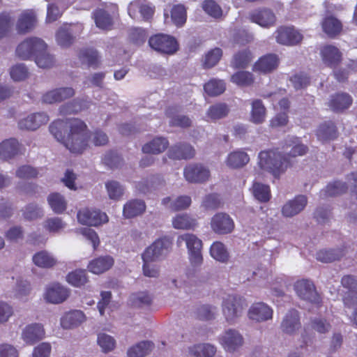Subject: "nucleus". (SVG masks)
<instances>
[{
    "label": "nucleus",
    "mask_w": 357,
    "mask_h": 357,
    "mask_svg": "<svg viewBox=\"0 0 357 357\" xmlns=\"http://www.w3.org/2000/svg\"><path fill=\"white\" fill-rule=\"evenodd\" d=\"M105 188L111 199L118 200L124 193V188L118 181H109L105 183Z\"/></svg>",
    "instance_id": "nucleus-57"
},
{
    "label": "nucleus",
    "mask_w": 357,
    "mask_h": 357,
    "mask_svg": "<svg viewBox=\"0 0 357 357\" xmlns=\"http://www.w3.org/2000/svg\"><path fill=\"white\" fill-rule=\"evenodd\" d=\"M248 317L255 322L266 321L272 319L273 310L264 303H255L250 307Z\"/></svg>",
    "instance_id": "nucleus-20"
},
{
    "label": "nucleus",
    "mask_w": 357,
    "mask_h": 357,
    "mask_svg": "<svg viewBox=\"0 0 357 357\" xmlns=\"http://www.w3.org/2000/svg\"><path fill=\"white\" fill-rule=\"evenodd\" d=\"M342 256L341 252L335 250H320L317 253V260L324 263L332 262L340 259Z\"/></svg>",
    "instance_id": "nucleus-62"
},
{
    "label": "nucleus",
    "mask_w": 357,
    "mask_h": 357,
    "mask_svg": "<svg viewBox=\"0 0 357 357\" xmlns=\"http://www.w3.org/2000/svg\"><path fill=\"white\" fill-rule=\"evenodd\" d=\"M301 326L299 314L295 310H290L286 314L281 324L282 331L289 335L294 334Z\"/></svg>",
    "instance_id": "nucleus-26"
},
{
    "label": "nucleus",
    "mask_w": 357,
    "mask_h": 357,
    "mask_svg": "<svg viewBox=\"0 0 357 357\" xmlns=\"http://www.w3.org/2000/svg\"><path fill=\"white\" fill-rule=\"evenodd\" d=\"M171 18L176 26L181 27L183 26L187 20L185 7L181 4L174 6L171 10Z\"/></svg>",
    "instance_id": "nucleus-48"
},
{
    "label": "nucleus",
    "mask_w": 357,
    "mask_h": 357,
    "mask_svg": "<svg viewBox=\"0 0 357 357\" xmlns=\"http://www.w3.org/2000/svg\"><path fill=\"white\" fill-rule=\"evenodd\" d=\"M45 49H47V47ZM35 62L40 68H49L54 65L55 60L53 56L50 54L46 50H45L38 52L35 57Z\"/></svg>",
    "instance_id": "nucleus-59"
},
{
    "label": "nucleus",
    "mask_w": 357,
    "mask_h": 357,
    "mask_svg": "<svg viewBox=\"0 0 357 357\" xmlns=\"http://www.w3.org/2000/svg\"><path fill=\"white\" fill-rule=\"evenodd\" d=\"M169 146L168 140L162 137H157L144 144L142 151L144 153L160 154L164 152Z\"/></svg>",
    "instance_id": "nucleus-31"
},
{
    "label": "nucleus",
    "mask_w": 357,
    "mask_h": 357,
    "mask_svg": "<svg viewBox=\"0 0 357 357\" xmlns=\"http://www.w3.org/2000/svg\"><path fill=\"white\" fill-rule=\"evenodd\" d=\"M114 262V259L111 256H102L91 261L88 269L94 274H100L110 269Z\"/></svg>",
    "instance_id": "nucleus-29"
},
{
    "label": "nucleus",
    "mask_w": 357,
    "mask_h": 357,
    "mask_svg": "<svg viewBox=\"0 0 357 357\" xmlns=\"http://www.w3.org/2000/svg\"><path fill=\"white\" fill-rule=\"evenodd\" d=\"M49 121V116L44 112L33 113L21 119L18 126L22 130H36Z\"/></svg>",
    "instance_id": "nucleus-21"
},
{
    "label": "nucleus",
    "mask_w": 357,
    "mask_h": 357,
    "mask_svg": "<svg viewBox=\"0 0 357 357\" xmlns=\"http://www.w3.org/2000/svg\"><path fill=\"white\" fill-rule=\"evenodd\" d=\"M146 210V204L141 199H132L127 202L123 209V214L126 218H132L140 215Z\"/></svg>",
    "instance_id": "nucleus-30"
},
{
    "label": "nucleus",
    "mask_w": 357,
    "mask_h": 357,
    "mask_svg": "<svg viewBox=\"0 0 357 357\" xmlns=\"http://www.w3.org/2000/svg\"><path fill=\"white\" fill-rule=\"evenodd\" d=\"M280 59L277 54H267L261 56L254 64L252 70L255 72L269 73L279 66Z\"/></svg>",
    "instance_id": "nucleus-24"
},
{
    "label": "nucleus",
    "mask_w": 357,
    "mask_h": 357,
    "mask_svg": "<svg viewBox=\"0 0 357 357\" xmlns=\"http://www.w3.org/2000/svg\"><path fill=\"white\" fill-rule=\"evenodd\" d=\"M341 284L347 289L345 296L342 297L344 304L347 307H353L357 305V278L346 275L342 278Z\"/></svg>",
    "instance_id": "nucleus-17"
},
{
    "label": "nucleus",
    "mask_w": 357,
    "mask_h": 357,
    "mask_svg": "<svg viewBox=\"0 0 357 357\" xmlns=\"http://www.w3.org/2000/svg\"><path fill=\"white\" fill-rule=\"evenodd\" d=\"M231 82L238 86H247L254 82L253 75L248 71H238L231 75Z\"/></svg>",
    "instance_id": "nucleus-51"
},
{
    "label": "nucleus",
    "mask_w": 357,
    "mask_h": 357,
    "mask_svg": "<svg viewBox=\"0 0 357 357\" xmlns=\"http://www.w3.org/2000/svg\"><path fill=\"white\" fill-rule=\"evenodd\" d=\"M277 42L285 45H294L303 40V35L294 27L281 26L275 32Z\"/></svg>",
    "instance_id": "nucleus-14"
},
{
    "label": "nucleus",
    "mask_w": 357,
    "mask_h": 357,
    "mask_svg": "<svg viewBox=\"0 0 357 357\" xmlns=\"http://www.w3.org/2000/svg\"><path fill=\"white\" fill-rule=\"evenodd\" d=\"M226 89L223 80L213 79L204 85L205 92L211 96H218L222 93Z\"/></svg>",
    "instance_id": "nucleus-50"
},
{
    "label": "nucleus",
    "mask_w": 357,
    "mask_h": 357,
    "mask_svg": "<svg viewBox=\"0 0 357 357\" xmlns=\"http://www.w3.org/2000/svg\"><path fill=\"white\" fill-rule=\"evenodd\" d=\"M252 54L248 50L238 52L234 56L232 66L236 68H245L252 61Z\"/></svg>",
    "instance_id": "nucleus-55"
},
{
    "label": "nucleus",
    "mask_w": 357,
    "mask_h": 357,
    "mask_svg": "<svg viewBox=\"0 0 357 357\" xmlns=\"http://www.w3.org/2000/svg\"><path fill=\"white\" fill-rule=\"evenodd\" d=\"M97 342L104 353L110 352L116 347L115 339L110 335L103 332L98 334Z\"/></svg>",
    "instance_id": "nucleus-49"
},
{
    "label": "nucleus",
    "mask_w": 357,
    "mask_h": 357,
    "mask_svg": "<svg viewBox=\"0 0 357 357\" xmlns=\"http://www.w3.org/2000/svg\"><path fill=\"white\" fill-rule=\"evenodd\" d=\"M154 13V8L144 0L131 2L128 6V14L132 19H149Z\"/></svg>",
    "instance_id": "nucleus-19"
},
{
    "label": "nucleus",
    "mask_w": 357,
    "mask_h": 357,
    "mask_svg": "<svg viewBox=\"0 0 357 357\" xmlns=\"http://www.w3.org/2000/svg\"><path fill=\"white\" fill-rule=\"evenodd\" d=\"M36 24V15L34 10H26L20 14L16 27L20 33H26L31 31Z\"/></svg>",
    "instance_id": "nucleus-28"
},
{
    "label": "nucleus",
    "mask_w": 357,
    "mask_h": 357,
    "mask_svg": "<svg viewBox=\"0 0 357 357\" xmlns=\"http://www.w3.org/2000/svg\"><path fill=\"white\" fill-rule=\"evenodd\" d=\"M150 47L160 53L172 54L178 50V44L174 38L165 34H157L150 38Z\"/></svg>",
    "instance_id": "nucleus-7"
},
{
    "label": "nucleus",
    "mask_w": 357,
    "mask_h": 357,
    "mask_svg": "<svg viewBox=\"0 0 357 357\" xmlns=\"http://www.w3.org/2000/svg\"><path fill=\"white\" fill-rule=\"evenodd\" d=\"M182 242L185 243L191 264L195 266L201 265L203 261L202 240L193 234L186 233L180 235L177 238L178 244Z\"/></svg>",
    "instance_id": "nucleus-4"
},
{
    "label": "nucleus",
    "mask_w": 357,
    "mask_h": 357,
    "mask_svg": "<svg viewBox=\"0 0 357 357\" xmlns=\"http://www.w3.org/2000/svg\"><path fill=\"white\" fill-rule=\"evenodd\" d=\"M195 155V150L189 144H176L168 151V155L172 159H188Z\"/></svg>",
    "instance_id": "nucleus-33"
},
{
    "label": "nucleus",
    "mask_w": 357,
    "mask_h": 357,
    "mask_svg": "<svg viewBox=\"0 0 357 357\" xmlns=\"http://www.w3.org/2000/svg\"><path fill=\"white\" fill-rule=\"evenodd\" d=\"M172 226L176 229H193L197 225L195 218L187 213L176 214L172 220Z\"/></svg>",
    "instance_id": "nucleus-34"
},
{
    "label": "nucleus",
    "mask_w": 357,
    "mask_h": 357,
    "mask_svg": "<svg viewBox=\"0 0 357 357\" xmlns=\"http://www.w3.org/2000/svg\"><path fill=\"white\" fill-rule=\"evenodd\" d=\"M252 192L255 198L260 202H267L271 197L269 185L259 182L253 183Z\"/></svg>",
    "instance_id": "nucleus-43"
},
{
    "label": "nucleus",
    "mask_w": 357,
    "mask_h": 357,
    "mask_svg": "<svg viewBox=\"0 0 357 357\" xmlns=\"http://www.w3.org/2000/svg\"><path fill=\"white\" fill-rule=\"evenodd\" d=\"M183 176L189 183H202L209 179L211 174L207 167L195 163L190 164L184 168Z\"/></svg>",
    "instance_id": "nucleus-12"
},
{
    "label": "nucleus",
    "mask_w": 357,
    "mask_h": 357,
    "mask_svg": "<svg viewBox=\"0 0 357 357\" xmlns=\"http://www.w3.org/2000/svg\"><path fill=\"white\" fill-rule=\"evenodd\" d=\"M324 31L330 36H333L340 32L342 24L339 20L333 17L326 18L322 23Z\"/></svg>",
    "instance_id": "nucleus-53"
},
{
    "label": "nucleus",
    "mask_w": 357,
    "mask_h": 357,
    "mask_svg": "<svg viewBox=\"0 0 357 357\" xmlns=\"http://www.w3.org/2000/svg\"><path fill=\"white\" fill-rule=\"evenodd\" d=\"M309 327L319 334H325L331 330V324L323 318H314L309 325Z\"/></svg>",
    "instance_id": "nucleus-63"
},
{
    "label": "nucleus",
    "mask_w": 357,
    "mask_h": 357,
    "mask_svg": "<svg viewBox=\"0 0 357 357\" xmlns=\"http://www.w3.org/2000/svg\"><path fill=\"white\" fill-rule=\"evenodd\" d=\"M349 188L357 199V172L348 174L346 182L337 181L329 183L322 193L326 197L337 196L345 192Z\"/></svg>",
    "instance_id": "nucleus-6"
},
{
    "label": "nucleus",
    "mask_w": 357,
    "mask_h": 357,
    "mask_svg": "<svg viewBox=\"0 0 357 357\" xmlns=\"http://www.w3.org/2000/svg\"><path fill=\"white\" fill-rule=\"evenodd\" d=\"M70 295V290L58 282L47 285L43 294L46 302L52 304H60L66 301Z\"/></svg>",
    "instance_id": "nucleus-11"
},
{
    "label": "nucleus",
    "mask_w": 357,
    "mask_h": 357,
    "mask_svg": "<svg viewBox=\"0 0 357 357\" xmlns=\"http://www.w3.org/2000/svg\"><path fill=\"white\" fill-rule=\"evenodd\" d=\"M222 55V51L218 47H215L208 51L205 56L204 65L206 68H212L215 66Z\"/></svg>",
    "instance_id": "nucleus-61"
},
{
    "label": "nucleus",
    "mask_w": 357,
    "mask_h": 357,
    "mask_svg": "<svg viewBox=\"0 0 357 357\" xmlns=\"http://www.w3.org/2000/svg\"><path fill=\"white\" fill-rule=\"evenodd\" d=\"M210 254L214 259L220 262H226L229 259V252L225 245L220 241L211 245Z\"/></svg>",
    "instance_id": "nucleus-45"
},
{
    "label": "nucleus",
    "mask_w": 357,
    "mask_h": 357,
    "mask_svg": "<svg viewBox=\"0 0 357 357\" xmlns=\"http://www.w3.org/2000/svg\"><path fill=\"white\" fill-rule=\"evenodd\" d=\"M50 207L57 214L63 213L67 208V202L64 197L58 192H53L47 197Z\"/></svg>",
    "instance_id": "nucleus-40"
},
{
    "label": "nucleus",
    "mask_w": 357,
    "mask_h": 357,
    "mask_svg": "<svg viewBox=\"0 0 357 357\" xmlns=\"http://www.w3.org/2000/svg\"><path fill=\"white\" fill-rule=\"evenodd\" d=\"M250 161L248 153L241 149L229 153L225 160V165L231 169H239L246 165Z\"/></svg>",
    "instance_id": "nucleus-27"
},
{
    "label": "nucleus",
    "mask_w": 357,
    "mask_h": 357,
    "mask_svg": "<svg viewBox=\"0 0 357 357\" xmlns=\"http://www.w3.org/2000/svg\"><path fill=\"white\" fill-rule=\"evenodd\" d=\"M22 215L26 220H34L42 218L44 215V211L38 205L30 204L24 208Z\"/></svg>",
    "instance_id": "nucleus-58"
},
{
    "label": "nucleus",
    "mask_w": 357,
    "mask_h": 357,
    "mask_svg": "<svg viewBox=\"0 0 357 357\" xmlns=\"http://www.w3.org/2000/svg\"><path fill=\"white\" fill-rule=\"evenodd\" d=\"M89 102L80 100H74L70 102H68L59 108L61 114L66 115L73 113H77L82 109L88 107Z\"/></svg>",
    "instance_id": "nucleus-46"
},
{
    "label": "nucleus",
    "mask_w": 357,
    "mask_h": 357,
    "mask_svg": "<svg viewBox=\"0 0 357 357\" xmlns=\"http://www.w3.org/2000/svg\"><path fill=\"white\" fill-rule=\"evenodd\" d=\"M66 281L75 287L84 285L88 282L86 271L78 269L69 273L66 276Z\"/></svg>",
    "instance_id": "nucleus-44"
},
{
    "label": "nucleus",
    "mask_w": 357,
    "mask_h": 357,
    "mask_svg": "<svg viewBox=\"0 0 357 357\" xmlns=\"http://www.w3.org/2000/svg\"><path fill=\"white\" fill-rule=\"evenodd\" d=\"M250 20L262 28L268 29L276 24V16L270 9H257L249 14Z\"/></svg>",
    "instance_id": "nucleus-16"
},
{
    "label": "nucleus",
    "mask_w": 357,
    "mask_h": 357,
    "mask_svg": "<svg viewBox=\"0 0 357 357\" xmlns=\"http://www.w3.org/2000/svg\"><path fill=\"white\" fill-rule=\"evenodd\" d=\"M51 134L73 153H82L89 146V132L80 119L57 120L50 126Z\"/></svg>",
    "instance_id": "nucleus-1"
},
{
    "label": "nucleus",
    "mask_w": 357,
    "mask_h": 357,
    "mask_svg": "<svg viewBox=\"0 0 357 357\" xmlns=\"http://www.w3.org/2000/svg\"><path fill=\"white\" fill-rule=\"evenodd\" d=\"M188 355L194 357H213L216 347L208 343L197 344L188 348Z\"/></svg>",
    "instance_id": "nucleus-32"
},
{
    "label": "nucleus",
    "mask_w": 357,
    "mask_h": 357,
    "mask_svg": "<svg viewBox=\"0 0 357 357\" xmlns=\"http://www.w3.org/2000/svg\"><path fill=\"white\" fill-rule=\"evenodd\" d=\"M45 43L38 38H29L22 42L16 49L17 55L22 59H29L31 56H36L38 52L45 50Z\"/></svg>",
    "instance_id": "nucleus-8"
},
{
    "label": "nucleus",
    "mask_w": 357,
    "mask_h": 357,
    "mask_svg": "<svg viewBox=\"0 0 357 357\" xmlns=\"http://www.w3.org/2000/svg\"><path fill=\"white\" fill-rule=\"evenodd\" d=\"M21 145L15 138L6 139L0 143V159L4 161L14 158L20 153Z\"/></svg>",
    "instance_id": "nucleus-25"
},
{
    "label": "nucleus",
    "mask_w": 357,
    "mask_h": 357,
    "mask_svg": "<svg viewBox=\"0 0 357 357\" xmlns=\"http://www.w3.org/2000/svg\"><path fill=\"white\" fill-rule=\"evenodd\" d=\"M352 103L351 97L344 93L333 96L328 105L333 111H342L349 107Z\"/></svg>",
    "instance_id": "nucleus-39"
},
{
    "label": "nucleus",
    "mask_w": 357,
    "mask_h": 357,
    "mask_svg": "<svg viewBox=\"0 0 357 357\" xmlns=\"http://www.w3.org/2000/svg\"><path fill=\"white\" fill-rule=\"evenodd\" d=\"M266 117V109L262 101L259 99L251 102L250 121L255 124L264 122Z\"/></svg>",
    "instance_id": "nucleus-35"
},
{
    "label": "nucleus",
    "mask_w": 357,
    "mask_h": 357,
    "mask_svg": "<svg viewBox=\"0 0 357 357\" xmlns=\"http://www.w3.org/2000/svg\"><path fill=\"white\" fill-rule=\"evenodd\" d=\"M245 306V300L237 295H227L223 298L222 311L226 321L234 323L241 315Z\"/></svg>",
    "instance_id": "nucleus-3"
},
{
    "label": "nucleus",
    "mask_w": 357,
    "mask_h": 357,
    "mask_svg": "<svg viewBox=\"0 0 357 357\" xmlns=\"http://www.w3.org/2000/svg\"><path fill=\"white\" fill-rule=\"evenodd\" d=\"M96 26L101 29H109L112 26L111 16L103 9H98L93 13Z\"/></svg>",
    "instance_id": "nucleus-47"
},
{
    "label": "nucleus",
    "mask_w": 357,
    "mask_h": 357,
    "mask_svg": "<svg viewBox=\"0 0 357 357\" xmlns=\"http://www.w3.org/2000/svg\"><path fill=\"white\" fill-rule=\"evenodd\" d=\"M307 197L305 195H298L287 201L282 207V215L285 218H292L300 213L306 206Z\"/></svg>",
    "instance_id": "nucleus-22"
},
{
    "label": "nucleus",
    "mask_w": 357,
    "mask_h": 357,
    "mask_svg": "<svg viewBox=\"0 0 357 357\" xmlns=\"http://www.w3.org/2000/svg\"><path fill=\"white\" fill-rule=\"evenodd\" d=\"M319 140L325 142L332 140L337 136V129L332 122H325L319 126L317 130Z\"/></svg>",
    "instance_id": "nucleus-41"
},
{
    "label": "nucleus",
    "mask_w": 357,
    "mask_h": 357,
    "mask_svg": "<svg viewBox=\"0 0 357 357\" xmlns=\"http://www.w3.org/2000/svg\"><path fill=\"white\" fill-rule=\"evenodd\" d=\"M220 344L229 353L237 351L243 344V335L235 329H227L218 338Z\"/></svg>",
    "instance_id": "nucleus-10"
},
{
    "label": "nucleus",
    "mask_w": 357,
    "mask_h": 357,
    "mask_svg": "<svg viewBox=\"0 0 357 357\" xmlns=\"http://www.w3.org/2000/svg\"><path fill=\"white\" fill-rule=\"evenodd\" d=\"M43 326L33 323L26 325L22 331L21 339L28 345H33L45 337Z\"/></svg>",
    "instance_id": "nucleus-18"
},
{
    "label": "nucleus",
    "mask_w": 357,
    "mask_h": 357,
    "mask_svg": "<svg viewBox=\"0 0 357 357\" xmlns=\"http://www.w3.org/2000/svg\"><path fill=\"white\" fill-rule=\"evenodd\" d=\"M211 228L216 234H227L234 229L232 218L227 213H218L211 220Z\"/></svg>",
    "instance_id": "nucleus-15"
},
{
    "label": "nucleus",
    "mask_w": 357,
    "mask_h": 357,
    "mask_svg": "<svg viewBox=\"0 0 357 357\" xmlns=\"http://www.w3.org/2000/svg\"><path fill=\"white\" fill-rule=\"evenodd\" d=\"M32 261L36 266L43 268H52L57 263V259L45 250L36 252L33 256Z\"/></svg>",
    "instance_id": "nucleus-36"
},
{
    "label": "nucleus",
    "mask_w": 357,
    "mask_h": 357,
    "mask_svg": "<svg viewBox=\"0 0 357 357\" xmlns=\"http://www.w3.org/2000/svg\"><path fill=\"white\" fill-rule=\"evenodd\" d=\"M30 291V283L26 280H20L17 282L14 291V296L20 301H26Z\"/></svg>",
    "instance_id": "nucleus-60"
},
{
    "label": "nucleus",
    "mask_w": 357,
    "mask_h": 357,
    "mask_svg": "<svg viewBox=\"0 0 357 357\" xmlns=\"http://www.w3.org/2000/svg\"><path fill=\"white\" fill-rule=\"evenodd\" d=\"M258 165L264 172L279 176L291 167V162L284 155L278 150L262 151L258 155Z\"/></svg>",
    "instance_id": "nucleus-2"
},
{
    "label": "nucleus",
    "mask_w": 357,
    "mask_h": 357,
    "mask_svg": "<svg viewBox=\"0 0 357 357\" xmlns=\"http://www.w3.org/2000/svg\"><path fill=\"white\" fill-rule=\"evenodd\" d=\"M73 31L71 26H61L57 31L56 38L58 44L62 47L70 45L73 41Z\"/></svg>",
    "instance_id": "nucleus-52"
},
{
    "label": "nucleus",
    "mask_w": 357,
    "mask_h": 357,
    "mask_svg": "<svg viewBox=\"0 0 357 357\" xmlns=\"http://www.w3.org/2000/svg\"><path fill=\"white\" fill-rule=\"evenodd\" d=\"M323 61L331 66L337 64L341 60L342 54L339 50L333 45H326L321 50Z\"/></svg>",
    "instance_id": "nucleus-37"
},
{
    "label": "nucleus",
    "mask_w": 357,
    "mask_h": 357,
    "mask_svg": "<svg viewBox=\"0 0 357 357\" xmlns=\"http://www.w3.org/2000/svg\"><path fill=\"white\" fill-rule=\"evenodd\" d=\"M287 147L291 148V151L287 154H284L287 160H289L291 162V166L294 161L293 158L296 156H302L305 155L307 151V147L304 144H301L298 139L296 137L291 138L288 144Z\"/></svg>",
    "instance_id": "nucleus-38"
},
{
    "label": "nucleus",
    "mask_w": 357,
    "mask_h": 357,
    "mask_svg": "<svg viewBox=\"0 0 357 357\" xmlns=\"http://www.w3.org/2000/svg\"><path fill=\"white\" fill-rule=\"evenodd\" d=\"M153 349V343L150 341H142L132 347L127 351L128 357H144Z\"/></svg>",
    "instance_id": "nucleus-42"
},
{
    "label": "nucleus",
    "mask_w": 357,
    "mask_h": 357,
    "mask_svg": "<svg viewBox=\"0 0 357 357\" xmlns=\"http://www.w3.org/2000/svg\"><path fill=\"white\" fill-rule=\"evenodd\" d=\"M296 294L302 299L312 303L318 304L321 298L315 289L314 284L308 280H300L294 285Z\"/></svg>",
    "instance_id": "nucleus-13"
},
{
    "label": "nucleus",
    "mask_w": 357,
    "mask_h": 357,
    "mask_svg": "<svg viewBox=\"0 0 357 357\" xmlns=\"http://www.w3.org/2000/svg\"><path fill=\"white\" fill-rule=\"evenodd\" d=\"M38 174L37 169L30 165H22L15 172V176L21 179H30L36 178Z\"/></svg>",
    "instance_id": "nucleus-64"
},
{
    "label": "nucleus",
    "mask_w": 357,
    "mask_h": 357,
    "mask_svg": "<svg viewBox=\"0 0 357 357\" xmlns=\"http://www.w3.org/2000/svg\"><path fill=\"white\" fill-rule=\"evenodd\" d=\"M43 228L50 233H59L66 226L61 218L58 217L47 218L43 222Z\"/></svg>",
    "instance_id": "nucleus-54"
},
{
    "label": "nucleus",
    "mask_w": 357,
    "mask_h": 357,
    "mask_svg": "<svg viewBox=\"0 0 357 357\" xmlns=\"http://www.w3.org/2000/svg\"><path fill=\"white\" fill-rule=\"evenodd\" d=\"M228 112L227 106L225 104L219 103L211 106L206 112V116L208 119L215 121L225 117Z\"/></svg>",
    "instance_id": "nucleus-56"
},
{
    "label": "nucleus",
    "mask_w": 357,
    "mask_h": 357,
    "mask_svg": "<svg viewBox=\"0 0 357 357\" xmlns=\"http://www.w3.org/2000/svg\"><path fill=\"white\" fill-rule=\"evenodd\" d=\"M78 222L84 225L97 227L108 222L109 218L105 213L99 210L84 208L79 210L77 215Z\"/></svg>",
    "instance_id": "nucleus-9"
},
{
    "label": "nucleus",
    "mask_w": 357,
    "mask_h": 357,
    "mask_svg": "<svg viewBox=\"0 0 357 357\" xmlns=\"http://www.w3.org/2000/svg\"><path fill=\"white\" fill-rule=\"evenodd\" d=\"M170 247L171 242L168 238H158L144 250L141 255L142 259L154 262L161 261L168 255Z\"/></svg>",
    "instance_id": "nucleus-5"
},
{
    "label": "nucleus",
    "mask_w": 357,
    "mask_h": 357,
    "mask_svg": "<svg viewBox=\"0 0 357 357\" xmlns=\"http://www.w3.org/2000/svg\"><path fill=\"white\" fill-rule=\"evenodd\" d=\"M86 320L84 313L79 310L66 312L60 319V325L63 329H73Z\"/></svg>",
    "instance_id": "nucleus-23"
}]
</instances>
